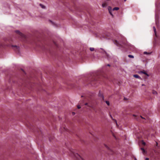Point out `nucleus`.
I'll use <instances>...</instances> for the list:
<instances>
[{
  "label": "nucleus",
  "mask_w": 160,
  "mask_h": 160,
  "mask_svg": "<svg viewBox=\"0 0 160 160\" xmlns=\"http://www.w3.org/2000/svg\"><path fill=\"white\" fill-rule=\"evenodd\" d=\"M88 107L93 108L94 106L93 105V103L92 101H88Z\"/></svg>",
  "instance_id": "nucleus-1"
},
{
  "label": "nucleus",
  "mask_w": 160,
  "mask_h": 160,
  "mask_svg": "<svg viewBox=\"0 0 160 160\" xmlns=\"http://www.w3.org/2000/svg\"><path fill=\"white\" fill-rule=\"evenodd\" d=\"M15 32L17 33V34H18L19 35H20V36H23V34L20 32L18 30H16L15 31Z\"/></svg>",
  "instance_id": "nucleus-2"
},
{
  "label": "nucleus",
  "mask_w": 160,
  "mask_h": 160,
  "mask_svg": "<svg viewBox=\"0 0 160 160\" xmlns=\"http://www.w3.org/2000/svg\"><path fill=\"white\" fill-rule=\"evenodd\" d=\"M140 149L142 151V153L143 154H145L147 153V152L145 150V149L143 148H141Z\"/></svg>",
  "instance_id": "nucleus-3"
},
{
  "label": "nucleus",
  "mask_w": 160,
  "mask_h": 160,
  "mask_svg": "<svg viewBox=\"0 0 160 160\" xmlns=\"http://www.w3.org/2000/svg\"><path fill=\"white\" fill-rule=\"evenodd\" d=\"M74 155L78 159H79L80 158H81L82 159V158L77 153L75 154Z\"/></svg>",
  "instance_id": "nucleus-4"
},
{
  "label": "nucleus",
  "mask_w": 160,
  "mask_h": 160,
  "mask_svg": "<svg viewBox=\"0 0 160 160\" xmlns=\"http://www.w3.org/2000/svg\"><path fill=\"white\" fill-rule=\"evenodd\" d=\"M133 77L135 78L141 79V78L137 74H135L133 75Z\"/></svg>",
  "instance_id": "nucleus-5"
},
{
  "label": "nucleus",
  "mask_w": 160,
  "mask_h": 160,
  "mask_svg": "<svg viewBox=\"0 0 160 160\" xmlns=\"http://www.w3.org/2000/svg\"><path fill=\"white\" fill-rule=\"evenodd\" d=\"M114 43L118 46H119L120 45V44L117 40H115V41H114Z\"/></svg>",
  "instance_id": "nucleus-6"
},
{
  "label": "nucleus",
  "mask_w": 160,
  "mask_h": 160,
  "mask_svg": "<svg viewBox=\"0 0 160 160\" xmlns=\"http://www.w3.org/2000/svg\"><path fill=\"white\" fill-rule=\"evenodd\" d=\"M139 73H143V74H144L147 75L148 76H149V75H148V74H147V72H144V71H140L139 72Z\"/></svg>",
  "instance_id": "nucleus-7"
},
{
  "label": "nucleus",
  "mask_w": 160,
  "mask_h": 160,
  "mask_svg": "<svg viewBox=\"0 0 160 160\" xmlns=\"http://www.w3.org/2000/svg\"><path fill=\"white\" fill-rule=\"evenodd\" d=\"M108 6V4L106 3H104L102 4V6L103 7H106Z\"/></svg>",
  "instance_id": "nucleus-8"
},
{
  "label": "nucleus",
  "mask_w": 160,
  "mask_h": 160,
  "mask_svg": "<svg viewBox=\"0 0 160 160\" xmlns=\"http://www.w3.org/2000/svg\"><path fill=\"white\" fill-rule=\"evenodd\" d=\"M151 52H143V54H147V55H150L151 53Z\"/></svg>",
  "instance_id": "nucleus-9"
},
{
  "label": "nucleus",
  "mask_w": 160,
  "mask_h": 160,
  "mask_svg": "<svg viewBox=\"0 0 160 160\" xmlns=\"http://www.w3.org/2000/svg\"><path fill=\"white\" fill-rule=\"evenodd\" d=\"M99 96L100 97H101V98L103 100H104V97L102 95H99Z\"/></svg>",
  "instance_id": "nucleus-10"
},
{
  "label": "nucleus",
  "mask_w": 160,
  "mask_h": 160,
  "mask_svg": "<svg viewBox=\"0 0 160 160\" xmlns=\"http://www.w3.org/2000/svg\"><path fill=\"white\" fill-rule=\"evenodd\" d=\"M108 10L109 11V12H110V11H112V8L110 6H109L108 7Z\"/></svg>",
  "instance_id": "nucleus-11"
},
{
  "label": "nucleus",
  "mask_w": 160,
  "mask_h": 160,
  "mask_svg": "<svg viewBox=\"0 0 160 160\" xmlns=\"http://www.w3.org/2000/svg\"><path fill=\"white\" fill-rule=\"evenodd\" d=\"M119 9V8H118V7H115L113 9H112V10L113 11H114V10H118V9Z\"/></svg>",
  "instance_id": "nucleus-12"
},
{
  "label": "nucleus",
  "mask_w": 160,
  "mask_h": 160,
  "mask_svg": "<svg viewBox=\"0 0 160 160\" xmlns=\"http://www.w3.org/2000/svg\"><path fill=\"white\" fill-rule=\"evenodd\" d=\"M39 5L42 7V8H45V6H44L42 4L40 3L39 4Z\"/></svg>",
  "instance_id": "nucleus-13"
},
{
  "label": "nucleus",
  "mask_w": 160,
  "mask_h": 160,
  "mask_svg": "<svg viewBox=\"0 0 160 160\" xmlns=\"http://www.w3.org/2000/svg\"><path fill=\"white\" fill-rule=\"evenodd\" d=\"M128 57L129 58H134V56L133 55H128Z\"/></svg>",
  "instance_id": "nucleus-14"
},
{
  "label": "nucleus",
  "mask_w": 160,
  "mask_h": 160,
  "mask_svg": "<svg viewBox=\"0 0 160 160\" xmlns=\"http://www.w3.org/2000/svg\"><path fill=\"white\" fill-rule=\"evenodd\" d=\"M152 93L154 94H157V92L154 90L152 91Z\"/></svg>",
  "instance_id": "nucleus-15"
},
{
  "label": "nucleus",
  "mask_w": 160,
  "mask_h": 160,
  "mask_svg": "<svg viewBox=\"0 0 160 160\" xmlns=\"http://www.w3.org/2000/svg\"><path fill=\"white\" fill-rule=\"evenodd\" d=\"M90 50L91 51H93L94 50V48H90Z\"/></svg>",
  "instance_id": "nucleus-16"
},
{
  "label": "nucleus",
  "mask_w": 160,
  "mask_h": 160,
  "mask_svg": "<svg viewBox=\"0 0 160 160\" xmlns=\"http://www.w3.org/2000/svg\"><path fill=\"white\" fill-rule=\"evenodd\" d=\"M106 102V103H107V104L108 105V106H109V105H110V103H109V101H105Z\"/></svg>",
  "instance_id": "nucleus-17"
},
{
  "label": "nucleus",
  "mask_w": 160,
  "mask_h": 160,
  "mask_svg": "<svg viewBox=\"0 0 160 160\" xmlns=\"http://www.w3.org/2000/svg\"><path fill=\"white\" fill-rule=\"evenodd\" d=\"M153 30H154V32L155 33H156V29L155 28V27H153Z\"/></svg>",
  "instance_id": "nucleus-18"
},
{
  "label": "nucleus",
  "mask_w": 160,
  "mask_h": 160,
  "mask_svg": "<svg viewBox=\"0 0 160 160\" xmlns=\"http://www.w3.org/2000/svg\"><path fill=\"white\" fill-rule=\"evenodd\" d=\"M112 120L115 121V122L116 125H118V124H117V120L116 119H112Z\"/></svg>",
  "instance_id": "nucleus-19"
},
{
  "label": "nucleus",
  "mask_w": 160,
  "mask_h": 160,
  "mask_svg": "<svg viewBox=\"0 0 160 160\" xmlns=\"http://www.w3.org/2000/svg\"><path fill=\"white\" fill-rule=\"evenodd\" d=\"M105 147L107 148L108 149H110V148H109V147H108L106 145H105Z\"/></svg>",
  "instance_id": "nucleus-20"
},
{
  "label": "nucleus",
  "mask_w": 160,
  "mask_h": 160,
  "mask_svg": "<svg viewBox=\"0 0 160 160\" xmlns=\"http://www.w3.org/2000/svg\"><path fill=\"white\" fill-rule=\"evenodd\" d=\"M77 108L78 109H80V108H81V107L79 105H78L77 106Z\"/></svg>",
  "instance_id": "nucleus-21"
},
{
  "label": "nucleus",
  "mask_w": 160,
  "mask_h": 160,
  "mask_svg": "<svg viewBox=\"0 0 160 160\" xmlns=\"http://www.w3.org/2000/svg\"><path fill=\"white\" fill-rule=\"evenodd\" d=\"M109 12L110 14V15H112V16H113V14H112V13L111 12V11H110V12Z\"/></svg>",
  "instance_id": "nucleus-22"
},
{
  "label": "nucleus",
  "mask_w": 160,
  "mask_h": 160,
  "mask_svg": "<svg viewBox=\"0 0 160 160\" xmlns=\"http://www.w3.org/2000/svg\"><path fill=\"white\" fill-rule=\"evenodd\" d=\"M109 115L110 116V117L111 118L112 120V119H113V118L112 117L111 115L110 114H109Z\"/></svg>",
  "instance_id": "nucleus-23"
},
{
  "label": "nucleus",
  "mask_w": 160,
  "mask_h": 160,
  "mask_svg": "<svg viewBox=\"0 0 160 160\" xmlns=\"http://www.w3.org/2000/svg\"><path fill=\"white\" fill-rule=\"evenodd\" d=\"M85 105H87V106L88 107V102H87V103H86L85 104Z\"/></svg>",
  "instance_id": "nucleus-24"
},
{
  "label": "nucleus",
  "mask_w": 160,
  "mask_h": 160,
  "mask_svg": "<svg viewBox=\"0 0 160 160\" xmlns=\"http://www.w3.org/2000/svg\"><path fill=\"white\" fill-rule=\"evenodd\" d=\"M142 144L143 145H145V142L142 141Z\"/></svg>",
  "instance_id": "nucleus-25"
},
{
  "label": "nucleus",
  "mask_w": 160,
  "mask_h": 160,
  "mask_svg": "<svg viewBox=\"0 0 160 160\" xmlns=\"http://www.w3.org/2000/svg\"><path fill=\"white\" fill-rule=\"evenodd\" d=\"M145 160H149V158H145Z\"/></svg>",
  "instance_id": "nucleus-26"
},
{
  "label": "nucleus",
  "mask_w": 160,
  "mask_h": 160,
  "mask_svg": "<svg viewBox=\"0 0 160 160\" xmlns=\"http://www.w3.org/2000/svg\"><path fill=\"white\" fill-rule=\"evenodd\" d=\"M140 117L142 118V119H145V118H143L142 116H140Z\"/></svg>",
  "instance_id": "nucleus-27"
},
{
  "label": "nucleus",
  "mask_w": 160,
  "mask_h": 160,
  "mask_svg": "<svg viewBox=\"0 0 160 160\" xmlns=\"http://www.w3.org/2000/svg\"><path fill=\"white\" fill-rule=\"evenodd\" d=\"M72 115H74L75 114V113L74 112H72Z\"/></svg>",
  "instance_id": "nucleus-28"
},
{
  "label": "nucleus",
  "mask_w": 160,
  "mask_h": 160,
  "mask_svg": "<svg viewBox=\"0 0 160 160\" xmlns=\"http://www.w3.org/2000/svg\"><path fill=\"white\" fill-rule=\"evenodd\" d=\"M134 160H137L136 158L135 157H134Z\"/></svg>",
  "instance_id": "nucleus-29"
},
{
  "label": "nucleus",
  "mask_w": 160,
  "mask_h": 160,
  "mask_svg": "<svg viewBox=\"0 0 160 160\" xmlns=\"http://www.w3.org/2000/svg\"><path fill=\"white\" fill-rule=\"evenodd\" d=\"M107 66H110V65L109 64H108L107 65Z\"/></svg>",
  "instance_id": "nucleus-30"
},
{
  "label": "nucleus",
  "mask_w": 160,
  "mask_h": 160,
  "mask_svg": "<svg viewBox=\"0 0 160 160\" xmlns=\"http://www.w3.org/2000/svg\"><path fill=\"white\" fill-rule=\"evenodd\" d=\"M64 129L66 130V128H65L64 127Z\"/></svg>",
  "instance_id": "nucleus-31"
},
{
  "label": "nucleus",
  "mask_w": 160,
  "mask_h": 160,
  "mask_svg": "<svg viewBox=\"0 0 160 160\" xmlns=\"http://www.w3.org/2000/svg\"><path fill=\"white\" fill-rule=\"evenodd\" d=\"M133 116H136V115L134 114V115H133Z\"/></svg>",
  "instance_id": "nucleus-32"
},
{
  "label": "nucleus",
  "mask_w": 160,
  "mask_h": 160,
  "mask_svg": "<svg viewBox=\"0 0 160 160\" xmlns=\"http://www.w3.org/2000/svg\"><path fill=\"white\" fill-rule=\"evenodd\" d=\"M126 0H124V2H125V1H126Z\"/></svg>",
  "instance_id": "nucleus-33"
},
{
  "label": "nucleus",
  "mask_w": 160,
  "mask_h": 160,
  "mask_svg": "<svg viewBox=\"0 0 160 160\" xmlns=\"http://www.w3.org/2000/svg\"><path fill=\"white\" fill-rule=\"evenodd\" d=\"M104 52H105V53H106V52H105V51H104Z\"/></svg>",
  "instance_id": "nucleus-34"
},
{
  "label": "nucleus",
  "mask_w": 160,
  "mask_h": 160,
  "mask_svg": "<svg viewBox=\"0 0 160 160\" xmlns=\"http://www.w3.org/2000/svg\"><path fill=\"white\" fill-rule=\"evenodd\" d=\"M83 97V96H82L81 97Z\"/></svg>",
  "instance_id": "nucleus-35"
}]
</instances>
